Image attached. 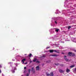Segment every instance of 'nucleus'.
I'll return each mask as SVG.
<instances>
[{
  "mask_svg": "<svg viewBox=\"0 0 76 76\" xmlns=\"http://www.w3.org/2000/svg\"><path fill=\"white\" fill-rule=\"evenodd\" d=\"M64 58L65 59V60L66 61H68V59H67V58H66V56H64Z\"/></svg>",
  "mask_w": 76,
  "mask_h": 76,
  "instance_id": "423d86ee",
  "label": "nucleus"
},
{
  "mask_svg": "<svg viewBox=\"0 0 76 76\" xmlns=\"http://www.w3.org/2000/svg\"><path fill=\"white\" fill-rule=\"evenodd\" d=\"M51 56H52V57H57V56H58V55L56 54H53V55H52Z\"/></svg>",
  "mask_w": 76,
  "mask_h": 76,
  "instance_id": "7ed1b4c3",
  "label": "nucleus"
},
{
  "mask_svg": "<svg viewBox=\"0 0 76 76\" xmlns=\"http://www.w3.org/2000/svg\"><path fill=\"white\" fill-rule=\"evenodd\" d=\"M68 28L69 29H70V28H71V26H69Z\"/></svg>",
  "mask_w": 76,
  "mask_h": 76,
  "instance_id": "dca6fc26",
  "label": "nucleus"
},
{
  "mask_svg": "<svg viewBox=\"0 0 76 76\" xmlns=\"http://www.w3.org/2000/svg\"><path fill=\"white\" fill-rule=\"evenodd\" d=\"M1 67V65H0V67Z\"/></svg>",
  "mask_w": 76,
  "mask_h": 76,
  "instance_id": "c85d7f7f",
  "label": "nucleus"
},
{
  "mask_svg": "<svg viewBox=\"0 0 76 76\" xmlns=\"http://www.w3.org/2000/svg\"><path fill=\"white\" fill-rule=\"evenodd\" d=\"M46 75L47 76H53V72H52L50 73V74L48 73H47L46 74Z\"/></svg>",
  "mask_w": 76,
  "mask_h": 76,
  "instance_id": "f257e3e1",
  "label": "nucleus"
},
{
  "mask_svg": "<svg viewBox=\"0 0 76 76\" xmlns=\"http://www.w3.org/2000/svg\"><path fill=\"white\" fill-rule=\"evenodd\" d=\"M58 31H59V29H57L56 30V32H58Z\"/></svg>",
  "mask_w": 76,
  "mask_h": 76,
  "instance_id": "f3484780",
  "label": "nucleus"
},
{
  "mask_svg": "<svg viewBox=\"0 0 76 76\" xmlns=\"http://www.w3.org/2000/svg\"><path fill=\"white\" fill-rule=\"evenodd\" d=\"M75 67V66L74 65H72L70 66V67H71V68H72V67Z\"/></svg>",
  "mask_w": 76,
  "mask_h": 76,
  "instance_id": "2eb2a0df",
  "label": "nucleus"
},
{
  "mask_svg": "<svg viewBox=\"0 0 76 76\" xmlns=\"http://www.w3.org/2000/svg\"><path fill=\"white\" fill-rule=\"evenodd\" d=\"M26 60V59H23V60L22 61V64H23L24 63V61Z\"/></svg>",
  "mask_w": 76,
  "mask_h": 76,
  "instance_id": "39448f33",
  "label": "nucleus"
},
{
  "mask_svg": "<svg viewBox=\"0 0 76 76\" xmlns=\"http://www.w3.org/2000/svg\"><path fill=\"white\" fill-rule=\"evenodd\" d=\"M47 49H48V48H50V47H48L46 48Z\"/></svg>",
  "mask_w": 76,
  "mask_h": 76,
  "instance_id": "aec40b11",
  "label": "nucleus"
},
{
  "mask_svg": "<svg viewBox=\"0 0 76 76\" xmlns=\"http://www.w3.org/2000/svg\"><path fill=\"white\" fill-rule=\"evenodd\" d=\"M30 62H31V63L32 61H30Z\"/></svg>",
  "mask_w": 76,
  "mask_h": 76,
  "instance_id": "7c9ffc66",
  "label": "nucleus"
},
{
  "mask_svg": "<svg viewBox=\"0 0 76 76\" xmlns=\"http://www.w3.org/2000/svg\"><path fill=\"white\" fill-rule=\"evenodd\" d=\"M55 23L57 24V22L55 21Z\"/></svg>",
  "mask_w": 76,
  "mask_h": 76,
  "instance_id": "a878e982",
  "label": "nucleus"
},
{
  "mask_svg": "<svg viewBox=\"0 0 76 76\" xmlns=\"http://www.w3.org/2000/svg\"><path fill=\"white\" fill-rule=\"evenodd\" d=\"M31 71V69H29L28 70V72L29 73H30V72Z\"/></svg>",
  "mask_w": 76,
  "mask_h": 76,
  "instance_id": "a211bd4d",
  "label": "nucleus"
},
{
  "mask_svg": "<svg viewBox=\"0 0 76 76\" xmlns=\"http://www.w3.org/2000/svg\"><path fill=\"white\" fill-rule=\"evenodd\" d=\"M46 56H45V55H43L42 56L40 57V58H42V57H45Z\"/></svg>",
  "mask_w": 76,
  "mask_h": 76,
  "instance_id": "1a4fd4ad",
  "label": "nucleus"
},
{
  "mask_svg": "<svg viewBox=\"0 0 76 76\" xmlns=\"http://www.w3.org/2000/svg\"><path fill=\"white\" fill-rule=\"evenodd\" d=\"M75 71L76 72V68L75 69Z\"/></svg>",
  "mask_w": 76,
  "mask_h": 76,
  "instance_id": "bb28decb",
  "label": "nucleus"
},
{
  "mask_svg": "<svg viewBox=\"0 0 76 76\" xmlns=\"http://www.w3.org/2000/svg\"><path fill=\"white\" fill-rule=\"evenodd\" d=\"M66 72L67 73H69V72H70V69H67L66 70Z\"/></svg>",
  "mask_w": 76,
  "mask_h": 76,
  "instance_id": "0eeeda50",
  "label": "nucleus"
},
{
  "mask_svg": "<svg viewBox=\"0 0 76 76\" xmlns=\"http://www.w3.org/2000/svg\"><path fill=\"white\" fill-rule=\"evenodd\" d=\"M36 70L37 71H39V70H40V68H39V66H37L36 67Z\"/></svg>",
  "mask_w": 76,
  "mask_h": 76,
  "instance_id": "f03ea898",
  "label": "nucleus"
},
{
  "mask_svg": "<svg viewBox=\"0 0 76 76\" xmlns=\"http://www.w3.org/2000/svg\"><path fill=\"white\" fill-rule=\"evenodd\" d=\"M50 53H53L54 52V50H49Z\"/></svg>",
  "mask_w": 76,
  "mask_h": 76,
  "instance_id": "9b49d317",
  "label": "nucleus"
},
{
  "mask_svg": "<svg viewBox=\"0 0 76 76\" xmlns=\"http://www.w3.org/2000/svg\"><path fill=\"white\" fill-rule=\"evenodd\" d=\"M60 72H62V71L61 70H60Z\"/></svg>",
  "mask_w": 76,
  "mask_h": 76,
  "instance_id": "4be33fe9",
  "label": "nucleus"
},
{
  "mask_svg": "<svg viewBox=\"0 0 76 76\" xmlns=\"http://www.w3.org/2000/svg\"><path fill=\"white\" fill-rule=\"evenodd\" d=\"M37 60V59L34 58V60H33V61H34V62H35V61L36 62Z\"/></svg>",
  "mask_w": 76,
  "mask_h": 76,
  "instance_id": "f8f14e48",
  "label": "nucleus"
},
{
  "mask_svg": "<svg viewBox=\"0 0 76 76\" xmlns=\"http://www.w3.org/2000/svg\"><path fill=\"white\" fill-rule=\"evenodd\" d=\"M21 76H23V75H21Z\"/></svg>",
  "mask_w": 76,
  "mask_h": 76,
  "instance_id": "2f4dec72",
  "label": "nucleus"
},
{
  "mask_svg": "<svg viewBox=\"0 0 76 76\" xmlns=\"http://www.w3.org/2000/svg\"><path fill=\"white\" fill-rule=\"evenodd\" d=\"M74 42H76V41H75V40H74Z\"/></svg>",
  "mask_w": 76,
  "mask_h": 76,
  "instance_id": "cd10ccee",
  "label": "nucleus"
},
{
  "mask_svg": "<svg viewBox=\"0 0 76 76\" xmlns=\"http://www.w3.org/2000/svg\"><path fill=\"white\" fill-rule=\"evenodd\" d=\"M53 51H54V52H56V53H57V50H53Z\"/></svg>",
  "mask_w": 76,
  "mask_h": 76,
  "instance_id": "6ab92c4d",
  "label": "nucleus"
},
{
  "mask_svg": "<svg viewBox=\"0 0 76 76\" xmlns=\"http://www.w3.org/2000/svg\"><path fill=\"white\" fill-rule=\"evenodd\" d=\"M1 73V70H0V73Z\"/></svg>",
  "mask_w": 76,
  "mask_h": 76,
  "instance_id": "c756f323",
  "label": "nucleus"
},
{
  "mask_svg": "<svg viewBox=\"0 0 76 76\" xmlns=\"http://www.w3.org/2000/svg\"><path fill=\"white\" fill-rule=\"evenodd\" d=\"M28 56L29 57H31V56H32V54L30 53L29 55H28Z\"/></svg>",
  "mask_w": 76,
  "mask_h": 76,
  "instance_id": "4468645a",
  "label": "nucleus"
},
{
  "mask_svg": "<svg viewBox=\"0 0 76 76\" xmlns=\"http://www.w3.org/2000/svg\"><path fill=\"white\" fill-rule=\"evenodd\" d=\"M74 56H75V54H74Z\"/></svg>",
  "mask_w": 76,
  "mask_h": 76,
  "instance_id": "473e14b6",
  "label": "nucleus"
},
{
  "mask_svg": "<svg viewBox=\"0 0 76 76\" xmlns=\"http://www.w3.org/2000/svg\"><path fill=\"white\" fill-rule=\"evenodd\" d=\"M24 69H26V67H24Z\"/></svg>",
  "mask_w": 76,
  "mask_h": 76,
  "instance_id": "b1692460",
  "label": "nucleus"
},
{
  "mask_svg": "<svg viewBox=\"0 0 76 76\" xmlns=\"http://www.w3.org/2000/svg\"><path fill=\"white\" fill-rule=\"evenodd\" d=\"M12 73H14L15 72V71H13L12 72Z\"/></svg>",
  "mask_w": 76,
  "mask_h": 76,
  "instance_id": "393cba45",
  "label": "nucleus"
},
{
  "mask_svg": "<svg viewBox=\"0 0 76 76\" xmlns=\"http://www.w3.org/2000/svg\"><path fill=\"white\" fill-rule=\"evenodd\" d=\"M33 73H34L35 72V71L34 70V68H32L31 69Z\"/></svg>",
  "mask_w": 76,
  "mask_h": 76,
  "instance_id": "20e7f679",
  "label": "nucleus"
},
{
  "mask_svg": "<svg viewBox=\"0 0 76 76\" xmlns=\"http://www.w3.org/2000/svg\"><path fill=\"white\" fill-rule=\"evenodd\" d=\"M29 76V74H27L26 76Z\"/></svg>",
  "mask_w": 76,
  "mask_h": 76,
  "instance_id": "5701e85b",
  "label": "nucleus"
},
{
  "mask_svg": "<svg viewBox=\"0 0 76 76\" xmlns=\"http://www.w3.org/2000/svg\"><path fill=\"white\" fill-rule=\"evenodd\" d=\"M13 61H15V60H13Z\"/></svg>",
  "mask_w": 76,
  "mask_h": 76,
  "instance_id": "72a5a7b5",
  "label": "nucleus"
},
{
  "mask_svg": "<svg viewBox=\"0 0 76 76\" xmlns=\"http://www.w3.org/2000/svg\"><path fill=\"white\" fill-rule=\"evenodd\" d=\"M75 51L76 52V50H75Z\"/></svg>",
  "mask_w": 76,
  "mask_h": 76,
  "instance_id": "f704fd0d",
  "label": "nucleus"
},
{
  "mask_svg": "<svg viewBox=\"0 0 76 76\" xmlns=\"http://www.w3.org/2000/svg\"><path fill=\"white\" fill-rule=\"evenodd\" d=\"M72 53L70 52H69L68 53V54H69V56H72Z\"/></svg>",
  "mask_w": 76,
  "mask_h": 76,
  "instance_id": "6e6552de",
  "label": "nucleus"
},
{
  "mask_svg": "<svg viewBox=\"0 0 76 76\" xmlns=\"http://www.w3.org/2000/svg\"><path fill=\"white\" fill-rule=\"evenodd\" d=\"M23 64H27V62L24 63Z\"/></svg>",
  "mask_w": 76,
  "mask_h": 76,
  "instance_id": "412c9836",
  "label": "nucleus"
},
{
  "mask_svg": "<svg viewBox=\"0 0 76 76\" xmlns=\"http://www.w3.org/2000/svg\"><path fill=\"white\" fill-rule=\"evenodd\" d=\"M51 62V61L50 60H49L46 61V63H50Z\"/></svg>",
  "mask_w": 76,
  "mask_h": 76,
  "instance_id": "9d476101",
  "label": "nucleus"
},
{
  "mask_svg": "<svg viewBox=\"0 0 76 76\" xmlns=\"http://www.w3.org/2000/svg\"><path fill=\"white\" fill-rule=\"evenodd\" d=\"M36 63H40V61H39L38 60H37V61H36Z\"/></svg>",
  "mask_w": 76,
  "mask_h": 76,
  "instance_id": "ddd939ff",
  "label": "nucleus"
}]
</instances>
